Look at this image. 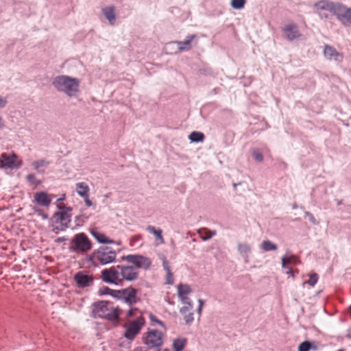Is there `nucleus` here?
I'll list each match as a JSON object with an SVG mask.
<instances>
[{
	"label": "nucleus",
	"mask_w": 351,
	"mask_h": 351,
	"mask_svg": "<svg viewBox=\"0 0 351 351\" xmlns=\"http://www.w3.org/2000/svg\"><path fill=\"white\" fill-rule=\"evenodd\" d=\"M125 261L133 265H118L120 269L121 282L123 280L132 282L136 280L139 276V269L147 270L149 269L152 261L148 257L140 254H129L121 257Z\"/></svg>",
	"instance_id": "f257e3e1"
},
{
	"label": "nucleus",
	"mask_w": 351,
	"mask_h": 351,
	"mask_svg": "<svg viewBox=\"0 0 351 351\" xmlns=\"http://www.w3.org/2000/svg\"><path fill=\"white\" fill-rule=\"evenodd\" d=\"M318 10H327L331 12L344 26L351 25V7L347 8L342 3L329 0H320L314 5Z\"/></svg>",
	"instance_id": "f03ea898"
},
{
	"label": "nucleus",
	"mask_w": 351,
	"mask_h": 351,
	"mask_svg": "<svg viewBox=\"0 0 351 351\" xmlns=\"http://www.w3.org/2000/svg\"><path fill=\"white\" fill-rule=\"evenodd\" d=\"M52 85L58 91L72 97L79 92L80 80L68 75H58L53 78Z\"/></svg>",
	"instance_id": "7ed1b4c3"
},
{
	"label": "nucleus",
	"mask_w": 351,
	"mask_h": 351,
	"mask_svg": "<svg viewBox=\"0 0 351 351\" xmlns=\"http://www.w3.org/2000/svg\"><path fill=\"white\" fill-rule=\"evenodd\" d=\"M93 313L95 316L106 319L112 322H118L121 309L112 306V304L107 301H98L93 304Z\"/></svg>",
	"instance_id": "20e7f679"
},
{
	"label": "nucleus",
	"mask_w": 351,
	"mask_h": 351,
	"mask_svg": "<svg viewBox=\"0 0 351 351\" xmlns=\"http://www.w3.org/2000/svg\"><path fill=\"white\" fill-rule=\"evenodd\" d=\"M93 247V243L88 236L80 232L75 234L70 240L69 250L70 252L84 255Z\"/></svg>",
	"instance_id": "39448f33"
},
{
	"label": "nucleus",
	"mask_w": 351,
	"mask_h": 351,
	"mask_svg": "<svg viewBox=\"0 0 351 351\" xmlns=\"http://www.w3.org/2000/svg\"><path fill=\"white\" fill-rule=\"evenodd\" d=\"M51 221V231L55 234H58L69 228L71 215L65 211L58 212L53 215Z\"/></svg>",
	"instance_id": "423d86ee"
},
{
	"label": "nucleus",
	"mask_w": 351,
	"mask_h": 351,
	"mask_svg": "<svg viewBox=\"0 0 351 351\" xmlns=\"http://www.w3.org/2000/svg\"><path fill=\"white\" fill-rule=\"evenodd\" d=\"M22 162L15 153L5 152L0 155V168L5 169H18L21 167Z\"/></svg>",
	"instance_id": "0eeeda50"
},
{
	"label": "nucleus",
	"mask_w": 351,
	"mask_h": 351,
	"mask_svg": "<svg viewBox=\"0 0 351 351\" xmlns=\"http://www.w3.org/2000/svg\"><path fill=\"white\" fill-rule=\"evenodd\" d=\"M94 256L101 265H107L115 261L117 252L110 247L101 246L95 251Z\"/></svg>",
	"instance_id": "6e6552de"
},
{
	"label": "nucleus",
	"mask_w": 351,
	"mask_h": 351,
	"mask_svg": "<svg viewBox=\"0 0 351 351\" xmlns=\"http://www.w3.org/2000/svg\"><path fill=\"white\" fill-rule=\"evenodd\" d=\"M101 278L104 282L108 284L121 285L120 269L118 268V265L103 269L101 271Z\"/></svg>",
	"instance_id": "1a4fd4ad"
},
{
	"label": "nucleus",
	"mask_w": 351,
	"mask_h": 351,
	"mask_svg": "<svg viewBox=\"0 0 351 351\" xmlns=\"http://www.w3.org/2000/svg\"><path fill=\"white\" fill-rule=\"evenodd\" d=\"M145 343L149 349L156 348L160 350L162 345V333L157 330L149 332L145 339Z\"/></svg>",
	"instance_id": "9d476101"
},
{
	"label": "nucleus",
	"mask_w": 351,
	"mask_h": 351,
	"mask_svg": "<svg viewBox=\"0 0 351 351\" xmlns=\"http://www.w3.org/2000/svg\"><path fill=\"white\" fill-rule=\"evenodd\" d=\"M144 324L143 318L132 321L129 323L124 333V337L128 340H133L140 332L141 326Z\"/></svg>",
	"instance_id": "9b49d317"
},
{
	"label": "nucleus",
	"mask_w": 351,
	"mask_h": 351,
	"mask_svg": "<svg viewBox=\"0 0 351 351\" xmlns=\"http://www.w3.org/2000/svg\"><path fill=\"white\" fill-rule=\"evenodd\" d=\"M123 295L121 300L132 306L135 304L138 298L137 297V290L133 287H129L123 289Z\"/></svg>",
	"instance_id": "f8f14e48"
},
{
	"label": "nucleus",
	"mask_w": 351,
	"mask_h": 351,
	"mask_svg": "<svg viewBox=\"0 0 351 351\" xmlns=\"http://www.w3.org/2000/svg\"><path fill=\"white\" fill-rule=\"evenodd\" d=\"M74 280L78 287L84 288L89 287L93 282V277L87 275L82 271H79L74 276Z\"/></svg>",
	"instance_id": "ddd939ff"
},
{
	"label": "nucleus",
	"mask_w": 351,
	"mask_h": 351,
	"mask_svg": "<svg viewBox=\"0 0 351 351\" xmlns=\"http://www.w3.org/2000/svg\"><path fill=\"white\" fill-rule=\"evenodd\" d=\"M53 197V195H48L44 191L37 192L34 195V201L39 206L48 207Z\"/></svg>",
	"instance_id": "4468645a"
},
{
	"label": "nucleus",
	"mask_w": 351,
	"mask_h": 351,
	"mask_svg": "<svg viewBox=\"0 0 351 351\" xmlns=\"http://www.w3.org/2000/svg\"><path fill=\"white\" fill-rule=\"evenodd\" d=\"M324 56L330 60H334L337 62H340L343 60V56L339 53L333 47L326 45L324 49Z\"/></svg>",
	"instance_id": "2eb2a0df"
},
{
	"label": "nucleus",
	"mask_w": 351,
	"mask_h": 351,
	"mask_svg": "<svg viewBox=\"0 0 351 351\" xmlns=\"http://www.w3.org/2000/svg\"><path fill=\"white\" fill-rule=\"evenodd\" d=\"M287 38L292 41L301 36L298 27L295 24H288L283 28Z\"/></svg>",
	"instance_id": "dca6fc26"
},
{
	"label": "nucleus",
	"mask_w": 351,
	"mask_h": 351,
	"mask_svg": "<svg viewBox=\"0 0 351 351\" xmlns=\"http://www.w3.org/2000/svg\"><path fill=\"white\" fill-rule=\"evenodd\" d=\"M197 36L195 34H190L186 36V38L183 41H174L173 43L177 44L180 51H189L191 49L192 40L195 38Z\"/></svg>",
	"instance_id": "f3484780"
},
{
	"label": "nucleus",
	"mask_w": 351,
	"mask_h": 351,
	"mask_svg": "<svg viewBox=\"0 0 351 351\" xmlns=\"http://www.w3.org/2000/svg\"><path fill=\"white\" fill-rule=\"evenodd\" d=\"M102 12L111 25H114L116 20L115 8L113 5L102 9Z\"/></svg>",
	"instance_id": "a211bd4d"
},
{
	"label": "nucleus",
	"mask_w": 351,
	"mask_h": 351,
	"mask_svg": "<svg viewBox=\"0 0 351 351\" xmlns=\"http://www.w3.org/2000/svg\"><path fill=\"white\" fill-rule=\"evenodd\" d=\"M50 164V162L45 159L35 160L32 162V166L38 173H44L45 169Z\"/></svg>",
	"instance_id": "6ab92c4d"
},
{
	"label": "nucleus",
	"mask_w": 351,
	"mask_h": 351,
	"mask_svg": "<svg viewBox=\"0 0 351 351\" xmlns=\"http://www.w3.org/2000/svg\"><path fill=\"white\" fill-rule=\"evenodd\" d=\"M146 230L156 237V239L158 241V244L165 243V239L162 237V230L161 229H156L153 226H148Z\"/></svg>",
	"instance_id": "aec40b11"
},
{
	"label": "nucleus",
	"mask_w": 351,
	"mask_h": 351,
	"mask_svg": "<svg viewBox=\"0 0 351 351\" xmlns=\"http://www.w3.org/2000/svg\"><path fill=\"white\" fill-rule=\"evenodd\" d=\"M187 343V339L185 337L176 338L173 341V351H182Z\"/></svg>",
	"instance_id": "412c9836"
},
{
	"label": "nucleus",
	"mask_w": 351,
	"mask_h": 351,
	"mask_svg": "<svg viewBox=\"0 0 351 351\" xmlns=\"http://www.w3.org/2000/svg\"><path fill=\"white\" fill-rule=\"evenodd\" d=\"M197 233L203 241H206L216 235L217 232L216 230H210L208 228H203L198 230Z\"/></svg>",
	"instance_id": "4be33fe9"
},
{
	"label": "nucleus",
	"mask_w": 351,
	"mask_h": 351,
	"mask_svg": "<svg viewBox=\"0 0 351 351\" xmlns=\"http://www.w3.org/2000/svg\"><path fill=\"white\" fill-rule=\"evenodd\" d=\"M183 304H185L186 306H182L180 309V312L182 315L185 314L186 312L191 311L193 307V303L190 300V299L186 295H182V297H179Z\"/></svg>",
	"instance_id": "5701e85b"
},
{
	"label": "nucleus",
	"mask_w": 351,
	"mask_h": 351,
	"mask_svg": "<svg viewBox=\"0 0 351 351\" xmlns=\"http://www.w3.org/2000/svg\"><path fill=\"white\" fill-rule=\"evenodd\" d=\"M76 191L82 197H86L87 195H89V187L84 182L76 184Z\"/></svg>",
	"instance_id": "b1692460"
},
{
	"label": "nucleus",
	"mask_w": 351,
	"mask_h": 351,
	"mask_svg": "<svg viewBox=\"0 0 351 351\" xmlns=\"http://www.w3.org/2000/svg\"><path fill=\"white\" fill-rule=\"evenodd\" d=\"M205 138L204 133L198 131H193L189 135V139L191 143L203 142Z\"/></svg>",
	"instance_id": "393cba45"
},
{
	"label": "nucleus",
	"mask_w": 351,
	"mask_h": 351,
	"mask_svg": "<svg viewBox=\"0 0 351 351\" xmlns=\"http://www.w3.org/2000/svg\"><path fill=\"white\" fill-rule=\"evenodd\" d=\"M298 258L293 254L286 255L282 258V266L284 268L287 267L289 264H297Z\"/></svg>",
	"instance_id": "a878e982"
},
{
	"label": "nucleus",
	"mask_w": 351,
	"mask_h": 351,
	"mask_svg": "<svg viewBox=\"0 0 351 351\" xmlns=\"http://www.w3.org/2000/svg\"><path fill=\"white\" fill-rule=\"evenodd\" d=\"M93 236L97 239L100 243H113L114 241L108 239L106 235L103 233L93 231L92 232Z\"/></svg>",
	"instance_id": "bb28decb"
},
{
	"label": "nucleus",
	"mask_w": 351,
	"mask_h": 351,
	"mask_svg": "<svg viewBox=\"0 0 351 351\" xmlns=\"http://www.w3.org/2000/svg\"><path fill=\"white\" fill-rule=\"evenodd\" d=\"M308 341L302 342L298 346V351H309L310 350H317V346Z\"/></svg>",
	"instance_id": "cd10ccee"
},
{
	"label": "nucleus",
	"mask_w": 351,
	"mask_h": 351,
	"mask_svg": "<svg viewBox=\"0 0 351 351\" xmlns=\"http://www.w3.org/2000/svg\"><path fill=\"white\" fill-rule=\"evenodd\" d=\"M261 248L265 252L276 250L278 246L276 244L272 243L269 240L264 241L261 244Z\"/></svg>",
	"instance_id": "c85d7f7f"
},
{
	"label": "nucleus",
	"mask_w": 351,
	"mask_h": 351,
	"mask_svg": "<svg viewBox=\"0 0 351 351\" xmlns=\"http://www.w3.org/2000/svg\"><path fill=\"white\" fill-rule=\"evenodd\" d=\"M191 292V289L189 285L185 284H180L178 286V294L179 297L182 295H187Z\"/></svg>",
	"instance_id": "c756f323"
},
{
	"label": "nucleus",
	"mask_w": 351,
	"mask_h": 351,
	"mask_svg": "<svg viewBox=\"0 0 351 351\" xmlns=\"http://www.w3.org/2000/svg\"><path fill=\"white\" fill-rule=\"evenodd\" d=\"M237 247L239 253L242 255H247L248 253H250L251 250V247L250 245L247 243H239L237 244Z\"/></svg>",
	"instance_id": "7c9ffc66"
},
{
	"label": "nucleus",
	"mask_w": 351,
	"mask_h": 351,
	"mask_svg": "<svg viewBox=\"0 0 351 351\" xmlns=\"http://www.w3.org/2000/svg\"><path fill=\"white\" fill-rule=\"evenodd\" d=\"M246 0H231L230 5L235 10H241L244 8Z\"/></svg>",
	"instance_id": "2f4dec72"
},
{
	"label": "nucleus",
	"mask_w": 351,
	"mask_h": 351,
	"mask_svg": "<svg viewBox=\"0 0 351 351\" xmlns=\"http://www.w3.org/2000/svg\"><path fill=\"white\" fill-rule=\"evenodd\" d=\"M252 154L254 160L257 162H262L263 160V155L261 150L257 148L252 149Z\"/></svg>",
	"instance_id": "473e14b6"
},
{
	"label": "nucleus",
	"mask_w": 351,
	"mask_h": 351,
	"mask_svg": "<svg viewBox=\"0 0 351 351\" xmlns=\"http://www.w3.org/2000/svg\"><path fill=\"white\" fill-rule=\"evenodd\" d=\"M182 315L184 316V319L186 325H191L193 323L194 320L193 313L188 311Z\"/></svg>",
	"instance_id": "72a5a7b5"
},
{
	"label": "nucleus",
	"mask_w": 351,
	"mask_h": 351,
	"mask_svg": "<svg viewBox=\"0 0 351 351\" xmlns=\"http://www.w3.org/2000/svg\"><path fill=\"white\" fill-rule=\"evenodd\" d=\"M318 276L317 274L314 273L309 276V280L304 283H308L310 286L314 287L315 285L317 282Z\"/></svg>",
	"instance_id": "f704fd0d"
},
{
	"label": "nucleus",
	"mask_w": 351,
	"mask_h": 351,
	"mask_svg": "<svg viewBox=\"0 0 351 351\" xmlns=\"http://www.w3.org/2000/svg\"><path fill=\"white\" fill-rule=\"evenodd\" d=\"M27 180L29 184L32 186L34 188L36 187L42 182L41 180L36 179V177H27Z\"/></svg>",
	"instance_id": "c9c22d12"
},
{
	"label": "nucleus",
	"mask_w": 351,
	"mask_h": 351,
	"mask_svg": "<svg viewBox=\"0 0 351 351\" xmlns=\"http://www.w3.org/2000/svg\"><path fill=\"white\" fill-rule=\"evenodd\" d=\"M317 10L318 15L321 19H332V16H334L333 14L331 12H328V13H326V12H324L325 10Z\"/></svg>",
	"instance_id": "e433bc0d"
},
{
	"label": "nucleus",
	"mask_w": 351,
	"mask_h": 351,
	"mask_svg": "<svg viewBox=\"0 0 351 351\" xmlns=\"http://www.w3.org/2000/svg\"><path fill=\"white\" fill-rule=\"evenodd\" d=\"M123 289L121 290H113L112 293H110V295L112 296L114 298L121 300L123 295Z\"/></svg>",
	"instance_id": "4c0bfd02"
},
{
	"label": "nucleus",
	"mask_w": 351,
	"mask_h": 351,
	"mask_svg": "<svg viewBox=\"0 0 351 351\" xmlns=\"http://www.w3.org/2000/svg\"><path fill=\"white\" fill-rule=\"evenodd\" d=\"M161 260L162 261V266H163L164 269L166 271H171L169 263L167 260V258L165 257V256L162 255L161 256Z\"/></svg>",
	"instance_id": "58836bf2"
},
{
	"label": "nucleus",
	"mask_w": 351,
	"mask_h": 351,
	"mask_svg": "<svg viewBox=\"0 0 351 351\" xmlns=\"http://www.w3.org/2000/svg\"><path fill=\"white\" fill-rule=\"evenodd\" d=\"M34 211L38 215L41 216L43 219H47L48 218L47 214H46L42 209H40V208H34Z\"/></svg>",
	"instance_id": "ea45409f"
},
{
	"label": "nucleus",
	"mask_w": 351,
	"mask_h": 351,
	"mask_svg": "<svg viewBox=\"0 0 351 351\" xmlns=\"http://www.w3.org/2000/svg\"><path fill=\"white\" fill-rule=\"evenodd\" d=\"M112 289L109 288L108 287H103L100 289V292L101 294L110 295V293H112Z\"/></svg>",
	"instance_id": "a19ab883"
},
{
	"label": "nucleus",
	"mask_w": 351,
	"mask_h": 351,
	"mask_svg": "<svg viewBox=\"0 0 351 351\" xmlns=\"http://www.w3.org/2000/svg\"><path fill=\"white\" fill-rule=\"evenodd\" d=\"M167 283L170 285L173 283V274L171 271H167Z\"/></svg>",
	"instance_id": "79ce46f5"
},
{
	"label": "nucleus",
	"mask_w": 351,
	"mask_h": 351,
	"mask_svg": "<svg viewBox=\"0 0 351 351\" xmlns=\"http://www.w3.org/2000/svg\"><path fill=\"white\" fill-rule=\"evenodd\" d=\"M8 104L6 98H3L0 96V108H4Z\"/></svg>",
	"instance_id": "37998d69"
},
{
	"label": "nucleus",
	"mask_w": 351,
	"mask_h": 351,
	"mask_svg": "<svg viewBox=\"0 0 351 351\" xmlns=\"http://www.w3.org/2000/svg\"><path fill=\"white\" fill-rule=\"evenodd\" d=\"M84 199V202H85V204L86 205L88 206V207H90V206H92L93 204V202L92 201L89 199V195H87L86 197H83Z\"/></svg>",
	"instance_id": "c03bdc74"
},
{
	"label": "nucleus",
	"mask_w": 351,
	"mask_h": 351,
	"mask_svg": "<svg viewBox=\"0 0 351 351\" xmlns=\"http://www.w3.org/2000/svg\"><path fill=\"white\" fill-rule=\"evenodd\" d=\"M305 215H306V216H308V217L309 219H310V220H311L313 223H315V218H314L313 215L311 213H309V212H306V213H305Z\"/></svg>",
	"instance_id": "a18cd8bd"
},
{
	"label": "nucleus",
	"mask_w": 351,
	"mask_h": 351,
	"mask_svg": "<svg viewBox=\"0 0 351 351\" xmlns=\"http://www.w3.org/2000/svg\"><path fill=\"white\" fill-rule=\"evenodd\" d=\"M136 310H137V308H131V309L128 311V317H133V316H134V311H136Z\"/></svg>",
	"instance_id": "49530a36"
},
{
	"label": "nucleus",
	"mask_w": 351,
	"mask_h": 351,
	"mask_svg": "<svg viewBox=\"0 0 351 351\" xmlns=\"http://www.w3.org/2000/svg\"><path fill=\"white\" fill-rule=\"evenodd\" d=\"M66 240V239L65 237H61L57 238L55 241L56 243H61V242H63V241H64Z\"/></svg>",
	"instance_id": "de8ad7c7"
},
{
	"label": "nucleus",
	"mask_w": 351,
	"mask_h": 351,
	"mask_svg": "<svg viewBox=\"0 0 351 351\" xmlns=\"http://www.w3.org/2000/svg\"><path fill=\"white\" fill-rule=\"evenodd\" d=\"M346 337L351 339V326L347 330Z\"/></svg>",
	"instance_id": "09e8293b"
},
{
	"label": "nucleus",
	"mask_w": 351,
	"mask_h": 351,
	"mask_svg": "<svg viewBox=\"0 0 351 351\" xmlns=\"http://www.w3.org/2000/svg\"><path fill=\"white\" fill-rule=\"evenodd\" d=\"M94 255H95V252H94L93 253H92V254L89 256V257H88V261H93L94 259H96V256H95Z\"/></svg>",
	"instance_id": "8fccbe9b"
},
{
	"label": "nucleus",
	"mask_w": 351,
	"mask_h": 351,
	"mask_svg": "<svg viewBox=\"0 0 351 351\" xmlns=\"http://www.w3.org/2000/svg\"><path fill=\"white\" fill-rule=\"evenodd\" d=\"M199 306L203 307L204 305V301L202 299L198 300Z\"/></svg>",
	"instance_id": "3c124183"
},
{
	"label": "nucleus",
	"mask_w": 351,
	"mask_h": 351,
	"mask_svg": "<svg viewBox=\"0 0 351 351\" xmlns=\"http://www.w3.org/2000/svg\"><path fill=\"white\" fill-rule=\"evenodd\" d=\"M202 308H203V307H201V306H198V308H197V313L199 315V317L201 316Z\"/></svg>",
	"instance_id": "603ef678"
},
{
	"label": "nucleus",
	"mask_w": 351,
	"mask_h": 351,
	"mask_svg": "<svg viewBox=\"0 0 351 351\" xmlns=\"http://www.w3.org/2000/svg\"><path fill=\"white\" fill-rule=\"evenodd\" d=\"M286 269H288V271H287V274H291V273H292V272H293V269H292V268L289 267H287V266Z\"/></svg>",
	"instance_id": "864d4df0"
},
{
	"label": "nucleus",
	"mask_w": 351,
	"mask_h": 351,
	"mask_svg": "<svg viewBox=\"0 0 351 351\" xmlns=\"http://www.w3.org/2000/svg\"><path fill=\"white\" fill-rule=\"evenodd\" d=\"M151 319H152V321H156V322H157L159 324L162 325V322L161 321H160V320H158V319H154V318H152V317H151Z\"/></svg>",
	"instance_id": "5fc2aeb1"
},
{
	"label": "nucleus",
	"mask_w": 351,
	"mask_h": 351,
	"mask_svg": "<svg viewBox=\"0 0 351 351\" xmlns=\"http://www.w3.org/2000/svg\"><path fill=\"white\" fill-rule=\"evenodd\" d=\"M64 197H65V195H63L62 197H61L60 198L58 199V201H62L64 199Z\"/></svg>",
	"instance_id": "6e6d98bb"
},
{
	"label": "nucleus",
	"mask_w": 351,
	"mask_h": 351,
	"mask_svg": "<svg viewBox=\"0 0 351 351\" xmlns=\"http://www.w3.org/2000/svg\"><path fill=\"white\" fill-rule=\"evenodd\" d=\"M3 123H2V119L0 117V128H1L3 127Z\"/></svg>",
	"instance_id": "4d7b16f0"
},
{
	"label": "nucleus",
	"mask_w": 351,
	"mask_h": 351,
	"mask_svg": "<svg viewBox=\"0 0 351 351\" xmlns=\"http://www.w3.org/2000/svg\"><path fill=\"white\" fill-rule=\"evenodd\" d=\"M80 218V217H75L76 221H77Z\"/></svg>",
	"instance_id": "13d9d810"
},
{
	"label": "nucleus",
	"mask_w": 351,
	"mask_h": 351,
	"mask_svg": "<svg viewBox=\"0 0 351 351\" xmlns=\"http://www.w3.org/2000/svg\"><path fill=\"white\" fill-rule=\"evenodd\" d=\"M27 176H34V174H32V173H29V174H28Z\"/></svg>",
	"instance_id": "bf43d9fd"
},
{
	"label": "nucleus",
	"mask_w": 351,
	"mask_h": 351,
	"mask_svg": "<svg viewBox=\"0 0 351 351\" xmlns=\"http://www.w3.org/2000/svg\"><path fill=\"white\" fill-rule=\"evenodd\" d=\"M233 186H234V187H236L237 184L234 183V184H233Z\"/></svg>",
	"instance_id": "052dcab7"
}]
</instances>
